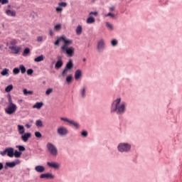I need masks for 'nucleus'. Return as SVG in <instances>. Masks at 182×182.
<instances>
[{"mask_svg": "<svg viewBox=\"0 0 182 182\" xmlns=\"http://www.w3.org/2000/svg\"><path fill=\"white\" fill-rule=\"evenodd\" d=\"M35 170L37 173H43L45 171V167L43 166H36Z\"/></svg>", "mask_w": 182, "mask_h": 182, "instance_id": "obj_21", "label": "nucleus"}, {"mask_svg": "<svg viewBox=\"0 0 182 182\" xmlns=\"http://www.w3.org/2000/svg\"><path fill=\"white\" fill-rule=\"evenodd\" d=\"M53 92V89L52 88H48L47 90H46V95H50V93H52Z\"/></svg>", "mask_w": 182, "mask_h": 182, "instance_id": "obj_50", "label": "nucleus"}, {"mask_svg": "<svg viewBox=\"0 0 182 182\" xmlns=\"http://www.w3.org/2000/svg\"><path fill=\"white\" fill-rule=\"evenodd\" d=\"M105 16L106 17L109 16L110 18H112L113 19V18H116V14H113L112 12H109L108 14H107L105 15Z\"/></svg>", "mask_w": 182, "mask_h": 182, "instance_id": "obj_38", "label": "nucleus"}, {"mask_svg": "<svg viewBox=\"0 0 182 182\" xmlns=\"http://www.w3.org/2000/svg\"><path fill=\"white\" fill-rule=\"evenodd\" d=\"M31 54V49L29 48H25V50L23 52V56H28V55Z\"/></svg>", "mask_w": 182, "mask_h": 182, "instance_id": "obj_28", "label": "nucleus"}, {"mask_svg": "<svg viewBox=\"0 0 182 182\" xmlns=\"http://www.w3.org/2000/svg\"><path fill=\"white\" fill-rule=\"evenodd\" d=\"M47 166L50 168H53V170H60V164L55 161L47 162Z\"/></svg>", "mask_w": 182, "mask_h": 182, "instance_id": "obj_9", "label": "nucleus"}, {"mask_svg": "<svg viewBox=\"0 0 182 182\" xmlns=\"http://www.w3.org/2000/svg\"><path fill=\"white\" fill-rule=\"evenodd\" d=\"M117 45H119V41H117V39L114 38L111 41V46H113L114 48L117 46Z\"/></svg>", "mask_w": 182, "mask_h": 182, "instance_id": "obj_31", "label": "nucleus"}, {"mask_svg": "<svg viewBox=\"0 0 182 182\" xmlns=\"http://www.w3.org/2000/svg\"><path fill=\"white\" fill-rule=\"evenodd\" d=\"M127 112V102L122 101L121 97L114 100L110 106V113H115L117 116H123Z\"/></svg>", "mask_w": 182, "mask_h": 182, "instance_id": "obj_1", "label": "nucleus"}, {"mask_svg": "<svg viewBox=\"0 0 182 182\" xmlns=\"http://www.w3.org/2000/svg\"><path fill=\"white\" fill-rule=\"evenodd\" d=\"M46 178L48 180H53L55 178V174H53L52 173H47Z\"/></svg>", "mask_w": 182, "mask_h": 182, "instance_id": "obj_32", "label": "nucleus"}, {"mask_svg": "<svg viewBox=\"0 0 182 182\" xmlns=\"http://www.w3.org/2000/svg\"><path fill=\"white\" fill-rule=\"evenodd\" d=\"M81 136H82V137H87V131H82V132H81Z\"/></svg>", "mask_w": 182, "mask_h": 182, "instance_id": "obj_46", "label": "nucleus"}, {"mask_svg": "<svg viewBox=\"0 0 182 182\" xmlns=\"http://www.w3.org/2000/svg\"><path fill=\"white\" fill-rule=\"evenodd\" d=\"M57 134L60 137H65V136H68L69 134V130L64 126H60L57 129Z\"/></svg>", "mask_w": 182, "mask_h": 182, "instance_id": "obj_8", "label": "nucleus"}, {"mask_svg": "<svg viewBox=\"0 0 182 182\" xmlns=\"http://www.w3.org/2000/svg\"><path fill=\"white\" fill-rule=\"evenodd\" d=\"M40 178H46V173L41 174Z\"/></svg>", "mask_w": 182, "mask_h": 182, "instance_id": "obj_53", "label": "nucleus"}, {"mask_svg": "<svg viewBox=\"0 0 182 182\" xmlns=\"http://www.w3.org/2000/svg\"><path fill=\"white\" fill-rule=\"evenodd\" d=\"M106 49V40L101 38L98 40L97 43V50L98 53H103Z\"/></svg>", "mask_w": 182, "mask_h": 182, "instance_id": "obj_7", "label": "nucleus"}, {"mask_svg": "<svg viewBox=\"0 0 182 182\" xmlns=\"http://www.w3.org/2000/svg\"><path fill=\"white\" fill-rule=\"evenodd\" d=\"M60 41H63L64 42L63 46H61V50L65 53V55H67L68 58H72V56L75 55V48L69 46L73 43V41L71 39H68L66 36H63L57 39V41L54 43V45L59 46Z\"/></svg>", "mask_w": 182, "mask_h": 182, "instance_id": "obj_2", "label": "nucleus"}, {"mask_svg": "<svg viewBox=\"0 0 182 182\" xmlns=\"http://www.w3.org/2000/svg\"><path fill=\"white\" fill-rule=\"evenodd\" d=\"M42 41H43V38H42V36L37 37L38 42H42Z\"/></svg>", "mask_w": 182, "mask_h": 182, "instance_id": "obj_52", "label": "nucleus"}, {"mask_svg": "<svg viewBox=\"0 0 182 182\" xmlns=\"http://www.w3.org/2000/svg\"><path fill=\"white\" fill-rule=\"evenodd\" d=\"M13 89L14 85H9L5 88V92H6V93H9V92H11Z\"/></svg>", "mask_w": 182, "mask_h": 182, "instance_id": "obj_34", "label": "nucleus"}, {"mask_svg": "<svg viewBox=\"0 0 182 182\" xmlns=\"http://www.w3.org/2000/svg\"><path fill=\"white\" fill-rule=\"evenodd\" d=\"M9 49L11 50V53H14V55H19L21 53V46H9Z\"/></svg>", "mask_w": 182, "mask_h": 182, "instance_id": "obj_11", "label": "nucleus"}, {"mask_svg": "<svg viewBox=\"0 0 182 182\" xmlns=\"http://www.w3.org/2000/svg\"><path fill=\"white\" fill-rule=\"evenodd\" d=\"M47 150L52 157H58L59 151H58V147H56L55 144L50 142L47 143Z\"/></svg>", "mask_w": 182, "mask_h": 182, "instance_id": "obj_6", "label": "nucleus"}, {"mask_svg": "<svg viewBox=\"0 0 182 182\" xmlns=\"http://www.w3.org/2000/svg\"><path fill=\"white\" fill-rule=\"evenodd\" d=\"M95 22H96V19H95V18L92 16H90L87 18V23H88V24L95 23Z\"/></svg>", "mask_w": 182, "mask_h": 182, "instance_id": "obj_24", "label": "nucleus"}, {"mask_svg": "<svg viewBox=\"0 0 182 182\" xmlns=\"http://www.w3.org/2000/svg\"><path fill=\"white\" fill-rule=\"evenodd\" d=\"M0 2L2 5H6V4H9V0H0Z\"/></svg>", "mask_w": 182, "mask_h": 182, "instance_id": "obj_44", "label": "nucleus"}, {"mask_svg": "<svg viewBox=\"0 0 182 182\" xmlns=\"http://www.w3.org/2000/svg\"><path fill=\"white\" fill-rule=\"evenodd\" d=\"M22 155V152L18 151V150L14 151V156L16 157V159H19L21 156Z\"/></svg>", "mask_w": 182, "mask_h": 182, "instance_id": "obj_33", "label": "nucleus"}, {"mask_svg": "<svg viewBox=\"0 0 182 182\" xmlns=\"http://www.w3.org/2000/svg\"><path fill=\"white\" fill-rule=\"evenodd\" d=\"M35 136L36 137H37V139H41V137H42V134H41V132H36Z\"/></svg>", "mask_w": 182, "mask_h": 182, "instance_id": "obj_43", "label": "nucleus"}, {"mask_svg": "<svg viewBox=\"0 0 182 182\" xmlns=\"http://www.w3.org/2000/svg\"><path fill=\"white\" fill-rule=\"evenodd\" d=\"M5 14L7 16H11L12 18L16 17V11L11 9H5Z\"/></svg>", "mask_w": 182, "mask_h": 182, "instance_id": "obj_15", "label": "nucleus"}, {"mask_svg": "<svg viewBox=\"0 0 182 182\" xmlns=\"http://www.w3.org/2000/svg\"><path fill=\"white\" fill-rule=\"evenodd\" d=\"M68 6V3L66 2H59L58 3V6L56 7L55 11L56 12H58L59 14H61L62 11H63V8H66Z\"/></svg>", "mask_w": 182, "mask_h": 182, "instance_id": "obj_13", "label": "nucleus"}, {"mask_svg": "<svg viewBox=\"0 0 182 182\" xmlns=\"http://www.w3.org/2000/svg\"><path fill=\"white\" fill-rule=\"evenodd\" d=\"M43 55H41L40 56L38 57H36L35 59H34V61L36 62H42V60H43Z\"/></svg>", "mask_w": 182, "mask_h": 182, "instance_id": "obj_35", "label": "nucleus"}, {"mask_svg": "<svg viewBox=\"0 0 182 182\" xmlns=\"http://www.w3.org/2000/svg\"><path fill=\"white\" fill-rule=\"evenodd\" d=\"M18 69L21 72L22 75H23L26 73V68H25V65H23L22 64L19 65Z\"/></svg>", "mask_w": 182, "mask_h": 182, "instance_id": "obj_30", "label": "nucleus"}, {"mask_svg": "<svg viewBox=\"0 0 182 182\" xmlns=\"http://www.w3.org/2000/svg\"><path fill=\"white\" fill-rule=\"evenodd\" d=\"M10 46H16V40L14 39L10 41Z\"/></svg>", "mask_w": 182, "mask_h": 182, "instance_id": "obj_42", "label": "nucleus"}, {"mask_svg": "<svg viewBox=\"0 0 182 182\" xmlns=\"http://www.w3.org/2000/svg\"><path fill=\"white\" fill-rule=\"evenodd\" d=\"M6 151L7 153V156L9 157H14V148L10 147V148H6Z\"/></svg>", "mask_w": 182, "mask_h": 182, "instance_id": "obj_19", "label": "nucleus"}, {"mask_svg": "<svg viewBox=\"0 0 182 182\" xmlns=\"http://www.w3.org/2000/svg\"><path fill=\"white\" fill-rule=\"evenodd\" d=\"M36 125L37 127H42V126H43V124L42 123V121L41 119H38L36 122Z\"/></svg>", "mask_w": 182, "mask_h": 182, "instance_id": "obj_36", "label": "nucleus"}, {"mask_svg": "<svg viewBox=\"0 0 182 182\" xmlns=\"http://www.w3.org/2000/svg\"><path fill=\"white\" fill-rule=\"evenodd\" d=\"M17 129L18 132V134H20L21 136L25 134V127H23V125L18 124Z\"/></svg>", "mask_w": 182, "mask_h": 182, "instance_id": "obj_18", "label": "nucleus"}, {"mask_svg": "<svg viewBox=\"0 0 182 182\" xmlns=\"http://www.w3.org/2000/svg\"><path fill=\"white\" fill-rule=\"evenodd\" d=\"M20 70L18 68H15L13 69L14 75H19Z\"/></svg>", "mask_w": 182, "mask_h": 182, "instance_id": "obj_39", "label": "nucleus"}, {"mask_svg": "<svg viewBox=\"0 0 182 182\" xmlns=\"http://www.w3.org/2000/svg\"><path fill=\"white\" fill-rule=\"evenodd\" d=\"M1 76H9V69L8 68H4L2 70V71L1 72Z\"/></svg>", "mask_w": 182, "mask_h": 182, "instance_id": "obj_22", "label": "nucleus"}, {"mask_svg": "<svg viewBox=\"0 0 182 182\" xmlns=\"http://www.w3.org/2000/svg\"><path fill=\"white\" fill-rule=\"evenodd\" d=\"M55 31H60L62 29V25L60 24H57L54 26Z\"/></svg>", "mask_w": 182, "mask_h": 182, "instance_id": "obj_41", "label": "nucleus"}, {"mask_svg": "<svg viewBox=\"0 0 182 182\" xmlns=\"http://www.w3.org/2000/svg\"><path fill=\"white\" fill-rule=\"evenodd\" d=\"M58 60L55 65V69H60L63 66V61L62 60V57L58 56L57 58Z\"/></svg>", "mask_w": 182, "mask_h": 182, "instance_id": "obj_16", "label": "nucleus"}, {"mask_svg": "<svg viewBox=\"0 0 182 182\" xmlns=\"http://www.w3.org/2000/svg\"><path fill=\"white\" fill-rule=\"evenodd\" d=\"M32 73H33V70H32L31 68L27 70V75H28V76H31Z\"/></svg>", "mask_w": 182, "mask_h": 182, "instance_id": "obj_47", "label": "nucleus"}, {"mask_svg": "<svg viewBox=\"0 0 182 182\" xmlns=\"http://www.w3.org/2000/svg\"><path fill=\"white\" fill-rule=\"evenodd\" d=\"M85 61H86V58H83L82 62H85Z\"/></svg>", "mask_w": 182, "mask_h": 182, "instance_id": "obj_56", "label": "nucleus"}, {"mask_svg": "<svg viewBox=\"0 0 182 182\" xmlns=\"http://www.w3.org/2000/svg\"><path fill=\"white\" fill-rule=\"evenodd\" d=\"M49 35L50 36H55V31L50 29L49 30Z\"/></svg>", "mask_w": 182, "mask_h": 182, "instance_id": "obj_49", "label": "nucleus"}, {"mask_svg": "<svg viewBox=\"0 0 182 182\" xmlns=\"http://www.w3.org/2000/svg\"><path fill=\"white\" fill-rule=\"evenodd\" d=\"M60 120L68 123L69 126L73 127L75 130H79L80 129V124L73 119H68V117H60Z\"/></svg>", "mask_w": 182, "mask_h": 182, "instance_id": "obj_5", "label": "nucleus"}, {"mask_svg": "<svg viewBox=\"0 0 182 182\" xmlns=\"http://www.w3.org/2000/svg\"><path fill=\"white\" fill-rule=\"evenodd\" d=\"M31 136H32V134L30 132L24 133L21 134V140H23L24 143H26V141L31 139Z\"/></svg>", "mask_w": 182, "mask_h": 182, "instance_id": "obj_17", "label": "nucleus"}, {"mask_svg": "<svg viewBox=\"0 0 182 182\" xmlns=\"http://www.w3.org/2000/svg\"><path fill=\"white\" fill-rule=\"evenodd\" d=\"M117 150L119 153H130L132 151V144L129 142L119 143L117 146Z\"/></svg>", "mask_w": 182, "mask_h": 182, "instance_id": "obj_3", "label": "nucleus"}, {"mask_svg": "<svg viewBox=\"0 0 182 182\" xmlns=\"http://www.w3.org/2000/svg\"><path fill=\"white\" fill-rule=\"evenodd\" d=\"M26 127H27V129H31V125L29 124H26Z\"/></svg>", "mask_w": 182, "mask_h": 182, "instance_id": "obj_55", "label": "nucleus"}, {"mask_svg": "<svg viewBox=\"0 0 182 182\" xmlns=\"http://www.w3.org/2000/svg\"><path fill=\"white\" fill-rule=\"evenodd\" d=\"M16 148L18 149L19 151H25V146L22 145L16 146Z\"/></svg>", "mask_w": 182, "mask_h": 182, "instance_id": "obj_40", "label": "nucleus"}, {"mask_svg": "<svg viewBox=\"0 0 182 182\" xmlns=\"http://www.w3.org/2000/svg\"><path fill=\"white\" fill-rule=\"evenodd\" d=\"M92 15H94L95 16H97L98 13H97V11H91V12H90L89 16H92Z\"/></svg>", "mask_w": 182, "mask_h": 182, "instance_id": "obj_45", "label": "nucleus"}, {"mask_svg": "<svg viewBox=\"0 0 182 182\" xmlns=\"http://www.w3.org/2000/svg\"><path fill=\"white\" fill-rule=\"evenodd\" d=\"M0 154L2 156H6L7 154L6 149L3 151H0Z\"/></svg>", "mask_w": 182, "mask_h": 182, "instance_id": "obj_51", "label": "nucleus"}, {"mask_svg": "<svg viewBox=\"0 0 182 182\" xmlns=\"http://www.w3.org/2000/svg\"><path fill=\"white\" fill-rule=\"evenodd\" d=\"M82 76H83V73L82 72V70L78 69L75 70L74 74L75 80H80Z\"/></svg>", "mask_w": 182, "mask_h": 182, "instance_id": "obj_14", "label": "nucleus"}, {"mask_svg": "<svg viewBox=\"0 0 182 182\" xmlns=\"http://www.w3.org/2000/svg\"><path fill=\"white\" fill-rule=\"evenodd\" d=\"M72 80H73V75L72 74L67 76L65 79L66 83L70 85L72 83Z\"/></svg>", "mask_w": 182, "mask_h": 182, "instance_id": "obj_23", "label": "nucleus"}, {"mask_svg": "<svg viewBox=\"0 0 182 182\" xmlns=\"http://www.w3.org/2000/svg\"><path fill=\"white\" fill-rule=\"evenodd\" d=\"M115 9H116V7L114 6H111L110 7H109V12H113L115 11Z\"/></svg>", "mask_w": 182, "mask_h": 182, "instance_id": "obj_48", "label": "nucleus"}, {"mask_svg": "<svg viewBox=\"0 0 182 182\" xmlns=\"http://www.w3.org/2000/svg\"><path fill=\"white\" fill-rule=\"evenodd\" d=\"M65 68L68 70H72V69H73V61H72V60H70L66 64Z\"/></svg>", "mask_w": 182, "mask_h": 182, "instance_id": "obj_20", "label": "nucleus"}, {"mask_svg": "<svg viewBox=\"0 0 182 182\" xmlns=\"http://www.w3.org/2000/svg\"><path fill=\"white\" fill-rule=\"evenodd\" d=\"M17 164H21V160L16 159L12 162H6V166H4V168L6 170L8 168V167H9L10 168H14V167H15V166H16Z\"/></svg>", "mask_w": 182, "mask_h": 182, "instance_id": "obj_10", "label": "nucleus"}, {"mask_svg": "<svg viewBox=\"0 0 182 182\" xmlns=\"http://www.w3.org/2000/svg\"><path fill=\"white\" fill-rule=\"evenodd\" d=\"M4 168V164L0 162V171Z\"/></svg>", "mask_w": 182, "mask_h": 182, "instance_id": "obj_54", "label": "nucleus"}, {"mask_svg": "<svg viewBox=\"0 0 182 182\" xmlns=\"http://www.w3.org/2000/svg\"><path fill=\"white\" fill-rule=\"evenodd\" d=\"M105 26L108 29V31H113V29H114L113 24L109 23V22L105 23Z\"/></svg>", "mask_w": 182, "mask_h": 182, "instance_id": "obj_25", "label": "nucleus"}, {"mask_svg": "<svg viewBox=\"0 0 182 182\" xmlns=\"http://www.w3.org/2000/svg\"><path fill=\"white\" fill-rule=\"evenodd\" d=\"M16 109H18V107H16V105L14 104L12 102V98L11 96H9V105L7 108L5 109L6 113L7 114H14L15 112H16Z\"/></svg>", "mask_w": 182, "mask_h": 182, "instance_id": "obj_4", "label": "nucleus"}, {"mask_svg": "<svg viewBox=\"0 0 182 182\" xmlns=\"http://www.w3.org/2000/svg\"><path fill=\"white\" fill-rule=\"evenodd\" d=\"M23 92L24 96H31L33 95V91H28L26 89H23Z\"/></svg>", "mask_w": 182, "mask_h": 182, "instance_id": "obj_26", "label": "nucleus"}, {"mask_svg": "<svg viewBox=\"0 0 182 182\" xmlns=\"http://www.w3.org/2000/svg\"><path fill=\"white\" fill-rule=\"evenodd\" d=\"M82 26L78 25L75 29V32L77 35H81L82 34Z\"/></svg>", "mask_w": 182, "mask_h": 182, "instance_id": "obj_29", "label": "nucleus"}, {"mask_svg": "<svg viewBox=\"0 0 182 182\" xmlns=\"http://www.w3.org/2000/svg\"><path fill=\"white\" fill-rule=\"evenodd\" d=\"M69 70L67 68H64V70L62 72V76H63V77H65V76H68V73H69Z\"/></svg>", "mask_w": 182, "mask_h": 182, "instance_id": "obj_37", "label": "nucleus"}, {"mask_svg": "<svg viewBox=\"0 0 182 182\" xmlns=\"http://www.w3.org/2000/svg\"><path fill=\"white\" fill-rule=\"evenodd\" d=\"M87 93V86L83 85L80 89V97H81V99H86Z\"/></svg>", "mask_w": 182, "mask_h": 182, "instance_id": "obj_12", "label": "nucleus"}, {"mask_svg": "<svg viewBox=\"0 0 182 182\" xmlns=\"http://www.w3.org/2000/svg\"><path fill=\"white\" fill-rule=\"evenodd\" d=\"M43 106V102H36L33 106V109H41Z\"/></svg>", "mask_w": 182, "mask_h": 182, "instance_id": "obj_27", "label": "nucleus"}]
</instances>
